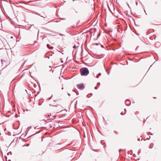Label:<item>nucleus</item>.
<instances>
[{"label":"nucleus","mask_w":161,"mask_h":161,"mask_svg":"<svg viewBox=\"0 0 161 161\" xmlns=\"http://www.w3.org/2000/svg\"><path fill=\"white\" fill-rule=\"evenodd\" d=\"M80 74L82 76H86L89 73V71L86 68H83L80 69Z\"/></svg>","instance_id":"obj_1"},{"label":"nucleus","mask_w":161,"mask_h":161,"mask_svg":"<svg viewBox=\"0 0 161 161\" xmlns=\"http://www.w3.org/2000/svg\"><path fill=\"white\" fill-rule=\"evenodd\" d=\"M77 87L80 89H83L84 88V86L83 84H78L77 85Z\"/></svg>","instance_id":"obj_2"},{"label":"nucleus","mask_w":161,"mask_h":161,"mask_svg":"<svg viewBox=\"0 0 161 161\" xmlns=\"http://www.w3.org/2000/svg\"><path fill=\"white\" fill-rule=\"evenodd\" d=\"M125 103L126 105L129 106L130 104V102L129 100H126L125 101Z\"/></svg>","instance_id":"obj_3"},{"label":"nucleus","mask_w":161,"mask_h":161,"mask_svg":"<svg viewBox=\"0 0 161 161\" xmlns=\"http://www.w3.org/2000/svg\"><path fill=\"white\" fill-rule=\"evenodd\" d=\"M33 26L34 28H35V27H34V25H31L29 28V29H30V28L32 27V26Z\"/></svg>","instance_id":"obj_4"},{"label":"nucleus","mask_w":161,"mask_h":161,"mask_svg":"<svg viewBox=\"0 0 161 161\" xmlns=\"http://www.w3.org/2000/svg\"><path fill=\"white\" fill-rule=\"evenodd\" d=\"M98 75H101V73H99V74H98V75H97V76H96V77H97V78H98V77H97V76H98Z\"/></svg>","instance_id":"obj_5"},{"label":"nucleus","mask_w":161,"mask_h":161,"mask_svg":"<svg viewBox=\"0 0 161 161\" xmlns=\"http://www.w3.org/2000/svg\"><path fill=\"white\" fill-rule=\"evenodd\" d=\"M1 62L2 63V64H3V62H5V61H4V60H1Z\"/></svg>","instance_id":"obj_6"},{"label":"nucleus","mask_w":161,"mask_h":161,"mask_svg":"<svg viewBox=\"0 0 161 161\" xmlns=\"http://www.w3.org/2000/svg\"><path fill=\"white\" fill-rule=\"evenodd\" d=\"M31 128V127H30V128H29V127H28L27 129L28 130H29Z\"/></svg>","instance_id":"obj_7"},{"label":"nucleus","mask_w":161,"mask_h":161,"mask_svg":"<svg viewBox=\"0 0 161 161\" xmlns=\"http://www.w3.org/2000/svg\"><path fill=\"white\" fill-rule=\"evenodd\" d=\"M95 89L96 90H97V86H96V87H95Z\"/></svg>","instance_id":"obj_8"},{"label":"nucleus","mask_w":161,"mask_h":161,"mask_svg":"<svg viewBox=\"0 0 161 161\" xmlns=\"http://www.w3.org/2000/svg\"><path fill=\"white\" fill-rule=\"evenodd\" d=\"M76 47V46L75 45V46H73V47L74 48H75Z\"/></svg>","instance_id":"obj_9"},{"label":"nucleus","mask_w":161,"mask_h":161,"mask_svg":"<svg viewBox=\"0 0 161 161\" xmlns=\"http://www.w3.org/2000/svg\"><path fill=\"white\" fill-rule=\"evenodd\" d=\"M100 84V83L99 82H98V83H97V85H98L99 84Z\"/></svg>","instance_id":"obj_10"},{"label":"nucleus","mask_w":161,"mask_h":161,"mask_svg":"<svg viewBox=\"0 0 161 161\" xmlns=\"http://www.w3.org/2000/svg\"><path fill=\"white\" fill-rule=\"evenodd\" d=\"M29 144H27L26 145V146H29Z\"/></svg>","instance_id":"obj_11"},{"label":"nucleus","mask_w":161,"mask_h":161,"mask_svg":"<svg viewBox=\"0 0 161 161\" xmlns=\"http://www.w3.org/2000/svg\"><path fill=\"white\" fill-rule=\"evenodd\" d=\"M48 46H49V45H48V44H47V47H48Z\"/></svg>","instance_id":"obj_12"},{"label":"nucleus","mask_w":161,"mask_h":161,"mask_svg":"<svg viewBox=\"0 0 161 161\" xmlns=\"http://www.w3.org/2000/svg\"><path fill=\"white\" fill-rule=\"evenodd\" d=\"M11 38H13V36H12L11 37Z\"/></svg>","instance_id":"obj_13"},{"label":"nucleus","mask_w":161,"mask_h":161,"mask_svg":"<svg viewBox=\"0 0 161 161\" xmlns=\"http://www.w3.org/2000/svg\"><path fill=\"white\" fill-rule=\"evenodd\" d=\"M59 107H61V106H60V105H59Z\"/></svg>","instance_id":"obj_14"},{"label":"nucleus","mask_w":161,"mask_h":161,"mask_svg":"<svg viewBox=\"0 0 161 161\" xmlns=\"http://www.w3.org/2000/svg\"><path fill=\"white\" fill-rule=\"evenodd\" d=\"M140 150H139L138 152V153H140Z\"/></svg>","instance_id":"obj_15"},{"label":"nucleus","mask_w":161,"mask_h":161,"mask_svg":"<svg viewBox=\"0 0 161 161\" xmlns=\"http://www.w3.org/2000/svg\"><path fill=\"white\" fill-rule=\"evenodd\" d=\"M96 45H98V44H97V43H96Z\"/></svg>","instance_id":"obj_16"},{"label":"nucleus","mask_w":161,"mask_h":161,"mask_svg":"<svg viewBox=\"0 0 161 161\" xmlns=\"http://www.w3.org/2000/svg\"><path fill=\"white\" fill-rule=\"evenodd\" d=\"M68 95L69 96V95H70V94H69V93H68Z\"/></svg>","instance_id":"obj_17"},{"label":"nucleus","mask_w":161,"mask_h":161,"mask_svg":"<svg viewBox=\"0 0 161 161\" xmlns=\"http://www.w3.org/2000/svg\"><path fill=\"white\" fill-rule=\"evenodd\" d=\"M61 89H62V90H63L64 89V88L63 87Z\"/></svg>","instance_id":"obj_18"},{"label":"nucleus","mask_w":161,"mask_h":161,"mask_svg":"<svg viewBox=\"0 0 161 161\" xmlns=\"http://www.w3.org/2000/svg\"><path fill=\"white\" fill-rule=\"evenodd\" d=\"M121 114H122V112L121 113Z\"/></svg>","instance_id":"obj_19"},{"label":"nucleus","mask_w":161,"mask_h":161,"mask_svg":"<svg viewBox=\"0 0 161 161\" xmlns=\"http://www.w3.org/2000/svg\"><path fill=\"white\" fill-rule=\"evenodd\" d=\"M138 141H140V139H138Z\"/></svg>","instance_id":"obj_20"},{"label":"nucleus","mask_w":161,"mask_h":161,"mask_svg":"<svg viewBox=\"0 0 161 161\" xmlns=\"http://www.w3.org/2000/svg\"><path fill=\"white\" fill-rule=\"evenodd\" d=\"M103 47V45H102V47Z\"/></svg>","instance_id":"obj_21"},{"label":"nucleus","mask_w":161,"mask_h":161,"mask_svg":"<svg viewBox=\"0 0 161 161\" xmlns=\"http://www.w3.org/2000/svg\"><path fill=\"white\" fill-rule=\"evenodd\" d=\"M39 30H38V33H39Z\"/></svg>","instance_id":"obj_22"},{"label":"nucleus","mask_w":161,"mask_h":161,"mask_svg":"<svg viewBox=\"0 0 161 161\" xmlns=\"http://www.w3.org/2000/svg\"><path fill=\"white\" fill-rule=\"evenodd\" d=\"M120 151H121V150H119V152H120Z\"/></svg>","instance_id":"obj_23"},{"label":"nucleus","mask_w":161,"mask_h":161,"mask_svg":"<svg viewBox=\"0 0 161 161\" xmlns=\"http://www.w3.org/2000/svg\"><path fill=\"white\" fill-rule=\"evenodd\" d=\"M75 0H73V1H74Z\"/></svg>","instance_id":"obj_24"}]
</instances>
